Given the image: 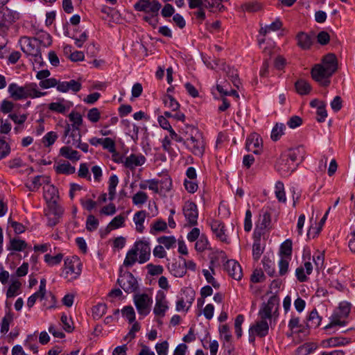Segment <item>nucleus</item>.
I'll return each instance as SVG.
<instances>
[{
  "instance_id": "1",
  "label": "nucleus",
  "mask_w": 355,
  "mask_h": 355,
  "mask_svg": "<svg viewBox=\"0 0 355 355\" xmlns=\"http://www.w3.org/2000/svg\"><path fill=\"white\" fill-rule=\"evenodd\" d=\"M337 69V60L332 53L325 55L321 64H316L311 69V76L320 85L327 87L329 85V78Z\"/></svg>"
},
{
  "instance_id": "2",
  "label": "nucleus",
  "mask_w": 355,
  "mask_h": 355,
  "mask_svg": "<svg viewBox=\"0 0 355 355\" xmlns=\"http://www.w3.org/2000/svg\"><path fill=\"white\" fill-rule=\"evenodd\" d=\"M8 92L10 97L14 101H20L28 98H40L46 94V92L37 89V85L35 83H26L23 86L15 83H10L8 87Z\"/></svg>"
},
{
  "instance_id": "3",
  "label": "nucleus",
  "mask_w": 355,
  "mask_h": 355,
  "mask_svg": "<svg viewBox=\"0 0 355 355\" xmlns=\"http://www.w3.org/2000/svg\"><path fill=\"white\" fill-rule=\"evenodd\" d=\"M82 135L78 128H71L69 125L64 126L62 141L67 145L79 148L84 153L89 151V145L81 142Z\"/></svg>"
},
{
  "instance_id": "4",
  "label": "nucleus",
  "mask_w": 355,
  "mask_h": 355,
  "mask_svg": "<svg viewBox=\"0 0 355 355\" xmlns=\"http://www.w3.org/2000/svg\"><path fill=\"white\" fill-rule=\"evenodd\" d=\"M82 263L77 256L67 257L64 259L62 275L68 280L76 279L81 273Z\"/></svg>"
},
{
  "instance_id": "5",
  "label": "nucleus",
  "mask_w": 355,
  "mask_h": 355,
  "mask_svg": "<svg viewBox=\"0 0 355 355\" xmlns=\"http://www.w3.org/2000/svg\"><path fill=\"white\" fill-rule=\"evenodd\" d=\"M279 306V300L276 296L270 297L266 303H263L259 311L260 319H266L271 321L277 317Z\"/></svg>"
},
{
  "instance_id": "6",
  "label": "nucleus",
  "mask_w": 355,
  "mask_h": 355,
  "mask_svg": "<svg viewBox=\"0 0 355 355\" xmlns=\"http://www.w3.org/2000/svg\"><path fill=\"white\" fill-rule=\"evenodd\" d=\"M121 288L127 293H135L139 288L138 282L130 272L121 274L117 280Z\"/></svg>"
},
{
  "instance_id": "7",
  "label": "nucleus",
  "mask_w": 355,
  "mask_h": 355,
  "mask_svg": "<svg viewBox=\"0 0 355 355\" xmlns=\"http://www.w3.org/2000/svg\"><path fill=\"white\" fill-rule=\"evenodd\" d=\"M134 303L139 314L147 315L150 311L153 300L146 293L135 294L134 295Z\"/></svg>"
},
{
  "instance_id": "8",
  "label": "nucleus",
  "mask_w": 355,
  "mask_h": 355,
  "mask_svg": "<svg viewBox=\"0 0 355 355\" xmlns=\"http://www.w3.org/2000/svg\"><path fill=\"white\" fill-rule=\"evenodd\" d=\"M63 212L64 209L58 203L47 205L45 215L48 220V226L53 227L56 225L60 222Z\"/></svg>"
},
{
  "instance_id": "9",
  "label": "nucleus",
  "mask_w": 355,
  "mask_h": 355,
  "mask_svg": "<svg viewBox=\"0 0 355 355\" xmlns=\"http://www.w3.org/2000/svg\"><path fill=\"white\" fill-rule=\"evenodd\" d=\"M192 132H196L197 134L191 135L186 141L187 145L191 148L193 154L196 155H202L204 152V142L200 134L198 133L197 129L191 128Z\"/></svg>"
},
{
  "instance_id": "10",
  "label": "nucleus",
  "mask_w": 355,
  "mask_h": 355,
  "mask_svg": "<svg viewBox=\"0 0 355 355\" xmlns=\"http://www.w3.org/2000/svg\"><path fill=\"white\" fill-rule=\"evenodd\" d=\"M19 17L17 11L9 9L7 7L0 10V28H8L12 23Z\"/></svg>"
},
{
  "instance_id": "11",
  "label": "nucleus",
  "mask_w": 355,
  "mask_h": 355,
  "mask_svg": "<svg viewBox=\"0 0 355 355\" xmlns=\"http://www.w3.org/2000/svg\"><path fill=\"white\" fill-rule=\"evenodd\" d=\"M21 49L28 55H36L40 51L37 40L33 37H24L19 40Z\"/></svg>"
},
{
  "instance_id": "12",
  "label": "nucleus",
  "mask_w": 355,
  "mask_h": 355,
  "mask_svg": "<svg viewBox=\"0 0 355 355\" xmlns=\"http://www.w3.org/2000/svg\"><path fill=\"white\" fill-rule=\"evenodd\" d=\"M183 214L190 225H196L198 217L197 205L190 201H187L183 206Z\"/></svg>"
},
{
  "instance_id": "13",
  "label": "nucleus",
  "mask_w": 355,
  "mask_h": 355,
  "mask_svg": "<svg viewBox=\"0 0 355 355\" xmlns=\"http://www.w3.org/2000/svg\"><path fill=\"white\" fill-rule=\"evenodd\" d=\"M134 249L137 254H139L138 261L144 263L148 261L150 257V243L147 241H139L135 243Z\"/></svg>"
},
{
  "instance_id": "14",
  "label": "nucleus",
  "mask_w": 355,
  "mask_h": 355,
  "mask_svg": "<svg viewBox=\"0 0 355 355\" xmlns=\"http://www.w3.org/2000/svg\"><path fill=\"white\" fill-rule=\"evenodd\" d=\"M73 106V103L65 100L63 98H58L57 101L49 104L48 108L50 111L64 114Z\"/></svg>"
},
{
  "instance_id": "15",
  "label": "nucleus",
  "mask_w": 355,
  "mask_h": 355,
  "mask_svg": "<svg viewBox=\"0 0 355 355\" xmlns=\"http://www.w3.org/2000/svg\"><path fill=\"white\" fill-rule=\"evenodd\" d=\"M209 224L216 239L222 242H227V236L225 234L226 230L224 223L219 220L212 219Z\"/></svg>"
},
{
  "instance_id": "16",
  "label": "nucleus",
  "mask_w": 355,
  "mask_h": 355,
  "mask_svg": "<svg viewBox=\"0 0 355 355\" xmlns=\"http://www.w3.org/2000/svg\"><path fill=\"white\" fill-rule=\"evenodd\" d=\"M228 275L236 280H240L243 277L242 268L235 260H228L224 265Z\"/></svg>"
},
{
  "instance_id": "17",
  "label": "nucleus",
  "mask_w": 355,
  "mask_h": 355,
  "mask_svg": "<svg viewBox=\"0 0 355 355\" xmlns=\"http://www.w3.org/2000/svg\"><path fill=\"white\" fill-rule=\"evenodd\" d=\"M267 320L266 319H260L259 321L257 322L250 328V334L265 337L269 331V324Z\"/></svg>"
},
{
  "instance_id": "18",
  "label": "nucleus",
  "mask_w": 355,
  "mask_h": 355,
  "mask_svg": "<svg viewBox=\"0 0 355 355\" xmlns=\"http://www.w3.org/2000/svg\"><path fill=\"white\" fill-rule=\"evenodd\" d=\"M297 46L302 50H309L313 44V34H309L304 32H300L296 35Z\"/></svg>"
},
{
  "instance_id": "19",
  "label": "nucleus",
  "mask_w": 355,
  "mask_h": 355,
  "mask_svg": "<svg viewBox=\"0 0 355 355\" xmlns=\"http://www.w3.org/2000/svg\"><path fill=\"white\" fill-rule=\"evenodd\" d=\"M297 166V164H293L286 156H284L277 162V168L282 175H287L294 171Z\"/></svg>"
},
{
  "instance_id": "20",
  "label": "nucleus",
  "mask_w": 355,
  "mask_h": 355,
  "mask_svg": "<svg viewBox=\"0 0 355 355\" xmlns=\"http://www.w3.org/2000/svg\"><path fill=\"white\" fill-rule=\"evenodd\" d=\"M44 198L47 205L58 203L59 198L58 191L55 186L48 183L43 187Z\"/></svg>"
},
{
  "instance_id": "21",
  "label": "nucleus",
  "mask_w": 355,
  "mask_h": 355,
  "mask_svg": "<svg viewBox=\"0 0 355 355\" xmlns=\"http://www.w3.org/2000/svg\"><path fill=\"white\" fill-rule=\"evenodd\" d=\"M245 148L248 151L256 155L260 154L262 150L261 139L257 135H251L247 139Z\"/></svg>"
},
{
  "instance_id": "22",
  "label": "nucleus",
  "mask_w": 355,
  "mask_h": 355,
  "mask_svg": "<svg viewBox=\"0 0 355 355\" xmlns=\"http://www.w3.org/2000/svg\"><path fill=\"white\" fill-rule=\"evenodd\" d=\"M146 160V157L141 154H131L125 158L124 166L132 170L144 164Z\"/></svg>"
},
{
  "instance_id": "23",
  "label": "nucleus",
  "mask_w": 355,
  "mask_h": 355,
  "mask_svg": "<svg viewBox=\"0 0 355 355\" xmlns=\"http://www.w3.org/2000/svg\"><path fill=\"white\" fill-rule=\"evenodd\" d=\"M53 168L58 174L71 175L76 171L75 167L66 161L58 162L54 165Z\"/></svg>"
},
{
  "instance_id": "24",
  "label": "nucleus",
  "mask_w": 355,
  "mask_h": 355,
  "mask_svg": "<svg viewBox=\"0 0 355 355\" xmlns=\"http://www.w3.org/2000/svg\"><path fill=\"white\" fill-rule=\"evenodd\" d=\"M330 322L324 327V329L328 331L337 326L344 327L347 324L345 318L340 315L339 313L334 312L330 317Z\"/></svg>"
},
{
  "instance_id": "25",
  "label": "nucleus",
  "mask_w": 355,
  "mask_h": 355,
  "mask_svg": "<svg viewBox=\"0 0 355 355\" xmlns=\"http://www.w3.org/2000/svg\"><path fill=\"white\" fill-rule=\"evenodd\" d=\"M72 147L69 145L62 147L60 149V155L68 159L76 162L80 159V155L77 150L72 149Z\"/></svg>"
},
{
  "instance_id": "26",
  "label": "nucleus",
  "mask_w": 355,
  "mask_h": 355,
  "mask_svg": "<svg viewBox=\"0 0 355 355\" xmlns=\"http://www.w3.org/2000/svg\"><path fill=\"white\" fill-rule=\"evenodd\" d=\"M50 182L51 179L48 176L37 175L33 178L31 184L27 185V187L30 191H35L42 184L46 185L48 183H50Z\"/></svg>"
},
{
  "instance_id": "27",
  "label": "nucleus",
  "mask_w": 355,
  "mask_h": 355,
  "mask_svg": "<svg viewBox=\"0 0 355 355\" xmlns=\"http://www.w3.org/2000/svg\"><path fill=\"white\" fill-rule=\"evenodd\" d=\"M304 154L305 151L303 146H298L295 148L291 149L286 157L293 164H295L297 161L302 162L304 158Z\"/></svg>"
},
{
  "instance_id": "28",
  "label": "nucleus",
  "mask_w": 355,
  "mask_h": 355,
  "mask_svg": "<svg viewBox=\"0 0 355 355\" xmlns=\"http://www.w3.org/2000/svg\"><path fill=\"white\" fill-rule=\"evenodd\" d=\"M258 226H259L261 230H269L271 228V215L268 210H262L260 213Z\"/></svg>"
},
{
  "instance_id": "29",
  "label": "nucleus",
  "mask_w": 355,
  "mask_h": 355,
  "mask_svg": "<svg viewBox=\"0 0 355 355\" xmlns=\"http://www.w3.org/2000/svg\"><path fill=\"white\" fill-rule=\"evenodd\" d=\"M214 263L213 261H211L210 266H209V270L203 269L202 270V274L204 277H205L207 282L209 284H211L213 287L215 288H218L220 286V284L217 282V281L214 279L213 277L214 275H215V270L214 268Z\"/></svg>"
},
{
  "instance_id": "30",
  "label": "nucleus",
  "mask_w": 355,
  "mask_h": 355,
  "mask_svg": "<svg viewBox=\"0 0 355 355\" xmlns=\"http://www.w3.org/2000/svg\"><path fill=\"white\" fill-rule=\"evenodd\" d=\"M35 40H37V44L40 46L48 47L52 44V38L51 35L44 31L39 32L34 37Z\"/></svg>"
},
{
  "instance_id": "31",
  "label": "nucleus",
  "mask_w": 355,
  "mask_h": 355,
  "mask_svg": "<svg viewBox=\"0 0 355 355\" xmlns=\"http://www.w3.org/2000/svg\"><path fill=\"white\" fill-rule=\"evenodd\" d=\"M168 309L167 302L165 297L162 295L159 299L156 298V303L153 309V312L156 315L164 316Z\"/></svg>"
},
{
  "instance_id": "32",
  "label": "nucleus",
  "mask_w": 355,
  "mask_h": 355,
  "mask_svg": "<svg viewBox=\"0 0 355 355\" xmlns=\"http://www.w3.org/2000/svg\"><path fill=\"white\" fill-rule=\"evenodd\" d=\"M168 268L171 273L176 277H182L186 274L185 267L180 262L175 261L169 263Z\"/></svg>"
},
{
  "instance_id": "33",
  "label": "nucleus",
  "mask_w": 355,
  "mask_h": 355,
  "mask_svg": "<svg viewBox=\"0 0 355 355\" xmlns=\"http://www.w3.org/2000/svg\"><path fill=\"white\" fill-rule=\"evenodd\" d=\"M146 217V212L144 210L137 211L134 215L133 221L136 225V230L139 233H142L144 230V223Z\"/></svg>"
},
{
  "instance_id": "34",
  "label": "nucleus",
  "mask_w": 355,
  "mask_h": 355,
  "mask_svg": "<svg viewBox=\"0 0 355 355\" xmlns=\"http://www.w3.org/2000/svg\"><path fill=\"white\" fill-rule=\"evenodd\" d=\"M321 320L322 318L318 315L317 310L313 309L309 315L306 326L309 328H316L320 324Z\"/></svg>"
},
{
  "instance_id": "35",
  "label": "nucleus",
  "mask_w": 355,
  "mask_h": 355,
  "mask_svg": "<svg viewBox=\"0 0 355 355\" xmlns=\"http://www.w3.org/2000/svg\"><path fill=\"white\" fill-rule=\"evenodd\" d=\"M71 123H67L65 125H69L71 128H78L83 124V117L81 114L77 112L72 111L68 116Z\"/></svg>"
},
{
  "instance_id": "36",
  "label": "nucleus",
  "mask_w": 355,
  "mask_h": 355,
  "mask_svg": "<svg viewBox=\"0 0 355 355\" xmlns=\"http://www.w3.org/2000/svg\"><path fill=\"white\" fill-rule=\"evenodd\" d=\"M279 254L281 257L291 259L292 241L290 239L286 240L280 246Z\"/></svg>"
},
{
  "instance_id": "37",
  "label": "nucleus",
  "mask_w": 355,
  "mask_h": 355,
  "mask_svg": "<svg viewBox=\"0 0 355 355\" xmlns=\"http://www.w3.org/2000/svg\"><path fill=\"white\" fill-rule=\"evenodd\" d=\"M166 229V223L162 219H159L151 224L150 233L153 235H156L159 232H164Z\"/></svg>"
},
{
  "instance_id": "38",
  "label": "nucleus",
  "mask_w": 355,
  "mask_h": 355,
  "mask_svg": "<svg viewBox=\"0 0 355 355\" xmlns=\"http://www.w3.org/2000/svg\"><path fill=\"white\" fill-rule=\"evenodd\" d=\"M295 87L297 92L300 95H306L311 89V85L304 80H297Z\"/></svg>"
},
{
  "instance_id": "39",
  "label": "nucleus",
  "mask_w": 355,
  "mask_h": 355,
  "mask_svg": "<svg viewBox=\"0 0 355 355\" xmlns=\"http://www.w3.org/2000/svg\"><path fill=\"white\" fill-rule=\"evenodd\" d=\"M26 247L27 243L25 241L14 238L10 241V247L8 248V250L20 252L26 249Z\"/></svg>"
},
{
  "instance_id": "40",
  "label": "nucleus",
  "mask_w": 355,
  "mask_h": 355,
  "mask_svg": "<svg viewBox=\"0 0 355 355\" xmlns=\"http://www.w3.org/2000/svg\"><path fill=\"white\" fill-rule=\"evenodd\" d=\"M263 269L266 273L273 277L275 275V264L269 257H264L262 260Z\"/></svg>"
},
{
  "instance_id": "41",
  "label": "nucleus",
  "mask_w": 355,
  "mask_h": 355,
  "mask_svg": "<svg viewBox=\"0 0 355 355\" xmlns=\"http://www.w3.org/2000/svg\"><path fill=\"white\" fill-rule=\"evenodd\" d=\"M108 183L109 198L110 200H112L114 198L116 194V187L119 183L118 177L116 175H112L110 177Z\"/></svg>"
},
{
  "instance_id": "42",
  "label": "nucleus",
  "mask_w": 355,
  "mask_h": 355,
  "mask_svg": "<svg viewBox=\"0 0 355 355\" xmlns=\"http://www.w3.org/2000/svg\"><path fill=\"white\" fill-rule=\"evenodd\" d=\"M137 261V254L134 248L130 250L125 256L123 261V266L128 268L132 266Z\"/></svg>"
},
{
  "instance_id": "43",
  "label": "nucleus",
  "mask_w": 355,
  "mask_h": 355,
  "mask_svg": "<svg viewBox=\"0 0 355 355\" xmlns=\"http://www.w3.org/2000/svg\"><path fill=\"white\" fill-rule=\"evenodd\" d=\"M21 286V284L19 280H13L7 290L6 297L11 298L17 295Z\"/></svg>"
},
{
  "instance_id": "44",
  "label": "nucleus",
  "mask_w": 355,
  "mask_h": 355,
  "mask_svg": "<svg viewBox=\"0 0 355 355\" xmlns=\"http://www.w3.org/2000/svg\"><path fill=\"white\" fill-rule=\"evenodd\" d=\"M224 70L226 71L227 76L229 77L233 85L239 88L241 84L240 80L239 79V75L237 71L230 67H227V69L224 68Z\"/></svg>"
},
{
  "instance_id": "45",
  "label": "nucleus",
  "mask_w": 355,
  "mask_h": 355,
  "mask_svg": "<svg viewBox=\"0 0 355 355\" xmlns=\"http://www.w3.org/2000/svg\"><path fill=\"white\" fill-rule=\"evenodd\" d=\"M107 311V306L105 304L100 303L94 306L92 309V317L95 320L100 319L104 315Z\"/></svg>"
},
{
  "instance_id": "46",
  "label": "nucleus",
  "mask_w": 355,
  "mask_h": 355,
  "mask_svg": "<svg viewBox=\"0 0 355 355\" xmlns=\"http://www.w3.org/2000/svg\"><path fill=\"white\" fill-rule=\"evenodd\" d=\"M286 127L283 123H277L272 130L271 139L276 141L280 139L282 135L284 134Z\"/></svg>"
},
{
  "instance_id": "47",
  "label": "nucleus",
  "mask_w": 355,
  "mask_h": 355,
  "mask_svg": "<svg viewBox=\"0 0 355 355\" xmlns=\"http://www.w3.org/2000/svg\"><path fill=\"white\" fill-rule=\"evenodd\" d=\"M157 242L162 245H164L167 249L175 247L176 243V239L173 236H162L157 239Z\"/></svg>"
},
{
  "instance_id": "48",
  "label": "nucleus",
  "mask_w": 355,
  "mask_h": 355,
  "mask_svg": "<svg viewBox=\"0 0 355 355\" xmlns=\"http://www.w3.org/2000/svg\"><path fill=\"white\" fill-rule=\"evenodd\" d=\"M275 196L279 202H285L286 200L283 182L278 181L275 184Z\"/></svg>"
},
{
  "instance_id": "49",
  "label": "nucleus",
  "mask_w": 355,
  "mask_h": 355,
  "mask_svg": "<svg viewBox=\"0 0 355 355\" xmlns=\"http://www.w3.org/2000/svg\"><path fill=\"white\" fill-rule=\"evenodd\" d=\"M10 146L5 140V137L0 136V159L6 157L10 153Z\"/></svg>"
},
{
  "instance_id": "50",
  "label": "nucleus",
  "mask_w": 355,
  "mask_h": 355,
  "mask_svg": "<svg viewBox=\"0 0 355 355\" xmlns=\"http://www.w3.org/2000/svg\"><path fill=\"white\" fill-rule=\"evenodd\" d=\"M37 336L35 334L28 335L26 341H25V347L33 351L34 354L37 353V345L36 344Z\"/></svg>"
},
{
  "instance_id": "51",
  "label": "nucleus",
  "mask_w": 355,
  "mask_h": 355,
  "mask_svg": "<svg viewBox=\"0 0 355 355\" xmlns=\"http://www.w3.org/2000/svg\"><path fill=\"white\" fill-rule=\"evenodd\" d=\"M263 252V247L261 245L260 239H256L252 245V256L255 261H258Z\"/></svg>"
},
{
  "instance_id": "52",
  "label": "nucleus",
  "mask_w": 355,
  "mask_h": 355,
  "mask_svg": "<svg viewBox=\"0 0 355 355\" xmlns=\"http://www.w3.org/2000/svg\"><path fill=\"white\" fill-rule=\"evenodd\" d=\"M125 217L122 215L115 216L108 224L107 228L114 230L124 226Z\"/></svg>"
},
{
  "instance_id": "53",
  "label": "nucleus",
  "mask_w": 355,
  "mask_h": 355,
  "mask_svg": "<svg viewBox=\"0 0 355 355\" xmlns=\"http://www.w3.org/2000/svg\"><path fill=\"white\" fill-rule=\"evenodd\" d=\"M164 103L166 107L171 109L173 111L177 110L180 107L179 103L169 94L164 96Z\"/></svg>"
},
{
  "instance_id": "54",
  "label": "nucleus",
  "mask_w": 355,
  "mask_h": 355,
  "mask_svg": "<svg viewBox=\"0 0 355 355\" xmlns=\"http://www.w3.org/2000/svg\"><path fill=\"white\" fill-rule=\"evenodd\" d=\"M63 259V254L59 253L55 256H51L49 254L44 255V261L47 263V264L50 266H53L55 265L59 264L62 259Z\"/></svg>"
},
{
  "instance_id": "55",
  "label": "nucleus",
  "mask_w": 355,
  "mask_h": 355,
  "mask_svg": "<svg viewBox=\"0 0 355 355\" xmlns=\"http://www.w3.org/2000/svg\"><path fill=\"white\" fill-rule=\"evenodd\" d=\"M121 313L130 323H132L135 320V312L132 306H126L121 310Z\"/></svg>"
},
{
  "instance_id": "56",
  "label": "nucleus",
  "mask_w": 355,
  "mask_h": 355,
  "mask_svg": "<svg viewBox=\"0 0 355 355\" xmlns=\"http://www.w3.org/2000/svg\"><path fill=\"white\" fill-rule=\"evenodd\" d=\"M98 220L94 215H89L86 220V229L89 232L96 230L98 227Z\"/></svg>"
},
{
  "instance_id": "57",
  "label": "nucleus",
  "mask_w": 355,
  "mask_h": 355,
  "mask_svg": "<svg viewBox=\"0 0 355 355\" xmlns=\"http://www.w3.org/2000/svg\"><path fill=\"white\" fill-rule=\"evenodd\" d=\"M58 138V135L53 131H51L46 133L42 138V142L44 145L49 147L54 144Z\"/></svg>"
},
{
  "instance_id": "58",
  "label": "nucleus",
  "mask_w": 355,
  "mask_h": 355,
  "mask_svg": "<svg viewBox=\"0 0 355 355\" xmlns=\"http://www.w3.org/2000/svg\"><path fill=\"white\" fill-rule=\"evenodd\" d=\"M219 332L222 339L225 342L230 343L232 340V334L230 331V327L227 324H223L219 327Z\"/></svg>"
},
{
  "instance_id": "59",
  "label": "nucleus",
  "mask_w": 355,
  "mask_h": 355,
  "mask_svg": "<svg viewBox=\"0 0 355 355\" xmlns=\"http://www.w3.org/2000/svg\"><path fill=\"white\" fill-rule=\"evenodd\" d=\"M148 200V196L143 191H139L135 193L132 197V202L136 205H143Z\"/></svg>"
},
{
  "instance_id": "60",
  "label": "nucleus",
  "mask_w": 355,
  "mask_h": 355,
  "mask_svg": "<svg viewBox=\"0 0 355 355\" xmlns=\"http://www.w3.org/2000/svg\"><path fill=\"white\" fill-rule=\"evenodd\" d=\"M87 117L92 123H96L101 118V113L98 108L93 107L88 111Z\"/></svg>"
},
{
  "instance_id": "61",
  "label": "nucleus",
  "mask_w": 355,
  "mask_h": 355,
  "mask_svg": "<svg viewBox=\"0 0 355 355\" xmlns=\"http://www.w3.org/2000/svg\"><path fill=\"white\" fill-rule=\"evenodd\" d=\"M14 103L8 100L4 99L0 104V111L3 114H8L14 109Z\"/></svg>"
},
{
  "instance_id": "62",
  "label": "nucleus",
  "mask_w": 355,
  "mask_h": 355,
  "mask_svg": "<svg viewBox=\"0 0 355 355\" xmlns=\"http://www.w3.org/2000/svg\"><path fill=\"white\" fill-rule=\"evenodd\" d=\"M102 146L104 149L107 150L111 153L115 152V142L110 137L103 138Z\"/></svg>"
},
{
  "instance_id": "63",
  "label": "nucleus",
  "mask_w": 355,
  "mask_h": 355,
  "mask_svg": "<svg viewBox=\"0 0 355 355\" xmlns=\"http://www.w3.org/2000/svg\"><path fill=\"white\" fill-rule=\"evenodd\" d=\"M161 3L157 0H153L148 5V8L146 12H150L153 15L157 16L158 12L161 8Z\"/></svg>"
},
{
  "instance_id": "64",
  "label": "nucleus",
  "mask_w": 355,
  "mask_h": 355,
  "mask_svg": "<svg viewBox=\"0 0 355 355\" xmlns=\"http://www.w3.org/2000/svg\"><path fill=\"white\" fill-rule=\"evenodd\" d=\"M80 202L82 207L85 209L89 211H91L93 209H94L97 205V203L96 201H94L92 199H89V198H81L80 200Z\"/></svg>"
}]
</instances>
